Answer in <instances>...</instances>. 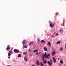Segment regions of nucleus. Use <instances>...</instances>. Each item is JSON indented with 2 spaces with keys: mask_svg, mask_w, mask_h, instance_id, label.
<instances>
[{
  "mask_svg": "<svg viewBox=\"0 0 66 66\" xmlns=\"http://www.w3.org/2000/svg\"><path fill=\"white\" fill-rule=\"evenodd\" d=\"M50 23V26L51 27V28H53L54 27V24H52V23H50V21H49Z\"/></svg>",
  "mask_w": 66,
  "mask_h": 66,
  "instance_id": "nucleus-1",
  "label": "nucleus"
},
{
  "mask_svg": "<svg viewBox=\"0 0 66 66\" xmlns=\"http://www.w3.org/2000/svg\"><path fill=\"white\" fill-rule=\"evenodd\" d=\"M42 57L43 58H45V59H47L48 58V55L45 56V55H42Z\"/></svg>",
  "mask_w": 66,
  "mask_h": 66,
  "instance_id": "nucleus-2",
  "label": "nucleus"
},
{
  "mask_svg": "<svg viewBox=\"0 0 66 66\" xmlns=\"http://www.w3.org/2000/svg\"><path fill=\"white\" fill-rule=\"evenodd\" d=\"M13 51L14 52H16V53L19 52V51L18 50L14 49V50Z\"/></svg>",
  "mask_w": 66,
  "mask_h": 66,
  "instance_id": "nucleus-3",
  "label": "nucleus"
},
{
  "mask_svg": "<svg viewBox=\"0 0 66 66\" xmlns=\"http://www.w3.org/2000/svg\"><path fill=\"white\" fill-rule=\"evenodd\" d=\"M53 60L54 63H56V59H55L54 57H53Z\"/></svg>",
  "mask_w": 66,
  "mask_h": 66,
  "instance_id": "nucleus-4",
  "label": "nucleus"
},
{
  "mask_svg": "<svg viewBox=\"0 0 66 66\" xmlns=\"http://www.w3.org/2000/svg\"><path fill=\"white\" fill-rule=\"evenodd\" d=\"M55 51H54L52 52V56H54V55H55Z\"/></svg>",
  "mask_w": 66,
  "mask_h": 66,
  "instance_id": "nucleus-5",
  "label": "nucleus"
},
{
  "mask_svg": "<svg viewBox=\"0 0 66 66\" xmlns=\"http://www.w3.org/2000/svg\"><path fill=\"white\" fill-rule=\"evenodd\" d=\"M38 51V50H35L33 51V52L35 53V52H37Z\"/></svg>",
  "mask_w": 66,
  "mask_h": 66,
  "instance_id": "nucleus-6",
  "label": "nucleus"
},
{
  "mask_svg": "<svg viewBox=\"0 0 66 66\" xmlns=\"http://www.w3.org/2000/svg\"><path fill=\"white\" fill-rule=\"evenodd\" d=\"M10 48V45H8L7 46V47L6 48V50H9V49H10V48Z\"/></svg>",
  "mask_w": 66,
  "mask_h": 66,
  "instance_id": "nucleus-7",
  "label": "nucleus"
},
{
  "mask_svg": "<svg viewBox=\"0 0 66 66\" xmlns=\"http://www.w3.org/2000/svg\"><path fill=\"white\" fill-rule=\"evenodd\" d=\"M36 63L37 65H39V60H37L36 62Z\"/></svg>",
  "mask_w": 66,
  "mask_h": 66,
  "instance_id": "nucleus-8",
  "label": "nucleus"
},
{
  "mask_svg": "<svg viewBox=\"0 0 66 66\" xmlns=\"http://www.w3.org/2000/svg\"><path fill=\"white\" fill-rule=\"evenodd\" d=\"M44 51H47V47H45L44 48Z\"/></svg>",
  "mask_w": 66,
  "mask_h": 66,
  "instance_id": "nucleus-9",
  "label": "nucleus"
},
{
  "mask_svg": "<svg viewBox=\"0 0 66 66\" xmlns=\"http://www.w3.org/2000/svg\"><path fill=\"white\" fill-rule=\"evenodd\" d=\"M47 63H48V64H49V66H51V64H52V63H50V61H48Z\"/></svg>",
  "mask_w": 66,
  "mask_h": 66,
  "instance_id": "nucleus-10",
  "label": "nucleus"
},
{
  "mask_svg": "<svg viewBox=\"0 0 66 66\" xmlns=\"http://www.w3.org/2000/svg\"><path fill=\"white\" fill-rule=\"evenodd\" d=\"M24 61H26V62H27L28 61V59L27 58H26V56H24Z\"/></svg>",
  "mask_w": 66,
  "mask_h": 66,
  "instance_id": "nucleus-11",
  "label": "nucleus"
},
{
  "mask_svg": "<svg viewBox=\"0 0 66 66\" xmlns=\"http://www.w3.org/2000/svg\"><path fill=\"white\" fill-rule=\"evenodd\" d=\"M47 45H49V46H51V43L50 42H48V43L47 44Z\"/></svg>",
  "mask_w": 66,
  "mask_h": 66,
  "instance_id": "nucleus-12",
  "label": "nucleus"
},
{
  "mask_svg": "<svg viewBox=\"0 0 66 66\" xmlns=\"http://www.w3.org/2000/svg\"><path fill=\"white\" fill-rule=\"evenodd\" d=\"M26 41V40H23V42H22L23 44L24 45V44H25V42Z\"/></svg>",
  "mask_w": 66,
  "mask_h": 66,
  "instance_id": "nucleus-13",
  "label": "nucleus"
},
{
  "mask_svg": "<svg viewBox=\"0 0 66 66\" xmlns=\"http://www.w3.org/2000/svg\"><path fill=\"white\" fill-rule=\"evenodd\" d=\"M63 49V47H61L60 48V51H62Z\"/></svg>",
  "mask_w": 66,
  "mask_h": 66,
  "instance_id": "nucleus-14",
  "label": "nucleus"
},
{
  "mask_svg": "<svg viewBox=\"0 0 66 66\" xmlns=\"http://www.w3.org/2000/svg\"><path fill=\"white\" fill-rule=\"evenodd\" d=\"M60 63L61 64H63L64 62H63V61L62 60H61L60 61Z\"/></svg>",
  "mask_w": 66,
  "mask_h": 66,
  "instance_id": "nucleus-15",
  "label": "nucleus"
},
{
  "mask_svg": "<svg viewBox=\"0 0 66 66\" xmlns=\"http://www.w3.org/2000/svg\"><path fill=\"white\" fill-rule=\"evenodd\" d=\"M60 43H61V42L58 41L56 42V44H60Z\"/></svg>",
  "mask_w": 66,
  "mask_h": 66,
  "instance_id": "nucleus-16",
  "label": "nucleus"
},
{
  "mask_svg": "<svg viewBox=\"0 0 66 66\" xmlns=\"http://www.w3.org/2000/svg\"><path fill=\"white\" fill-rule=\"evenodd\" d=\"M32 43H33V42H30L29 44V45H31V44H32Z\"/></svg>",
  "mask_w": 66,
  "mask_h": 66,
  "instance_id": "nucleus-17",
  "label": "nucleus"
},
{
  "mask_svg": "<svg viewBox=\"0 0 66 66\" xmlns=\"http://www.w3.org/2000/svg\"><path fill=\"white\" fill-rule=\"evenodd\" d=\"M23 47L24 48H27L28 47V46H24Z\"/></svg>",
  "mask_w": 66,
  "mask_h": 66,
  "instance_id": "nucleus-18",
  "label": "nucleus"
},
{
  "mask_svg": "<svg viewBox=\"0 0 66 66\" xmlns=\"http://www.w3.org/2000/svg\"><path fill=\"white\" fill-rule=\"evenodd\" d=\"M41 43H43H43H45V41L44 40H42L41 41Z\"/></svg>",
  "mask_w": 66,
  "mask_h": 66,
  "instance_id": "nucleus-19",
  "label": "nucleus"
},
{
  "mask_svg": "<svg viewBox=\"0 0 66 66\" xmlns=\"http://www.w3.org/2000/svg\"><path fill=\"white\" fill-rule=\"evenodd\" d=\"M11 54L10 53H8V56H11Z\"/></svg>",
  "mask_w": 66,
  "mask_h": 66,
  "instance_id": "nucleus-20",
  "label": "nucleus"
},
{
  "mask_svg": "<svg viewBox=\"0 0 66 66\" xmlns=\"http://www.w3.org/2000/svg\"><path fill=\"white\" fill-rule=\"evenodd\" d=\"M18 57H21V55H20V54H19Z\"/></svg>",
  "mask_w": 66,
  "mask_h": 66,
  "instance_id": "nucleus-21",
  "label": "nucleus"
},
{
  "mask_svg": "<svg viewBox=\"0 0 66 66\" xmlns=\"http://www.w3.org/2000/svg\"><path fill=\"white\" fill-rule=\"evenodd\" d=\"M40 64L41 66H44V65H43V63H42V62H41L40 63Z\"/></svg>",
  "mask_w": 66,
  "mask_h": 66,
  "instance_id": "nucleus-22",
  "label": "nucleus"
},
{
  "mask_svg": "<svg viewBox=\"0 0 66 66\" xmlns=\"http://www.w3.org/2000/svg\"><path fill=\"white\" fill-rule=\"evenodd\" d=\"M43 63H44V64H46V63H47V62L46 61H45L43 62Z\"/></svg>",
  "mask_w": 66,
  "mask_h": 66,
  "instance_id": "nucleus-23",
  "label": "nucleus"
},
{
  "mask_svg": "<svg viewBox=\"0 0 66 66\" xmlns=\"http://www.w3.org/2000/svg\"><path fill=\"white\" fill-rule=\"evenodd\" d=\"M9 53H10V54H11V53H12V51L11 50V51H10L9 52Z\"/></svg>",
  "mask_w": 66,
  "mask_h": 66,
  "instance_id": "nucleus-24",
  "label": "nucleus"
},
{
  "mask_svg": "<svg viewBox=\"0 0 66 66\" xmlns=\"http://www.w3.org/2000/svg\"><path fill=\"white\" fill-rule=\"evenodd\" d=\"M59 14V13H56V14H55V15H56H56H58Z\"/></svg>",
  "mask_w": 66,
  "mask_h": 66,
  "instance_id": "nucleus-25",
  "label": "nucleus"
},
{
  "mask_svg": "<svg viewBox=\"0 0 66 66\" xmlns=\"http://www.w3.org/2000/svg\"><path fill=\"white\" fill-rule=\"evenodd\" d=\"M44 54L46 56V55H47V53H46V52Z\"/></svg>",
  "mask_w": 66,
  "mask_h": 66,
  "instance_id": "nucleus-26",
  "label": "nucleus"
},
{
  "mask_svg": "<svg viewBox=\"0 0 66 66\" xmlns=\"http://www.w3.org/2000/svg\"><path fill=\"white\" fill-rule=\"evenodd\" d=\"M23 54H27V53L26 52H24L23 53Z\"/></svg>",
  "mask_w": 66,
  "mask_h": 66,
  "instance_id": "nucleus-27",
  "label": "nucleus"
},
{
  "mask_svg": "<svg viewBox=\"0 0 66 66\" xmlns=\"http://www.w3.org/2000/svg\"><path fill=\"white\" fill-rule=\"evenodd\" d=\"M28 51H29V52H31V50L30 49H29L28 50Z\"/></svg>",
  "mask_w": 66,
  "mask_h": 66,
  "instance_id": "nucleus-28",
  "label": "nucleus"
},
{
  "mask_svg": "<svg viewBox=\"0 0 66 66\" xmlns=\"http://www.w3.org/2000/svg\"><path fill=\"white\" fill-rule=\"evenodd\" d=\"M50 62H51V63H52L53 61L52 60H50Z\"/></svg>",
  "mask_w": 66,
  "mask_h": 66,
  "instance_id": "nucleus-29",
  "label": "nucleus"
},
{
  "mask_svg": "<svg viewBox=\"0 0 66 66\" xmlns=\"http://www.w3.org/2000/svg\"><path fill=\"white\" fill-rule=\"evenodd\" d=\"M47 55L48 56H50V54L49 53L47 54Z\"/></svg>",
  "mask_w": 66,
  "mask_h": 66,
  "instance_id": "nucleus-30",
  "label": "nucleus"
},
{
  "mask_svg": "<svg viewBox=\"0 0 66 66\" xmlns=\"http://www.w3.org/2000/svg\"><path fill=\"white\" fill-rule=\"evenodd\" d=\"M63 24H64V23H65V20H64V19L63 20Z\"/></svg>",
  "mask_w": 66,
  "mask_h": 66,
  "instance_id": "nucleus-31",
  "label": "nucleus"
},
{
  "mask_svg": "<svg viewBox=\"0 0 66 66\" xmlns=\"http://www.w3.org/2000/svg\"><path fill=\"white\" fill-rule=\"evenodd\" d=\"M38 52H37L36 53V55H38Z\"/></svg>",
  "mask_w": 66,
  "mask_h": 66,
  "instance_id": "nucleus-32",
  "label": "nucleus"
},
{
  "mask_svg": "<svg viewBox=\"0 0 66 66\" xmlns=\"http://www.w3.org/2000/svg\"><path fill=\"white\" fill-rule=\"evenodd\" d=\"M65 49H66V44H65Z\"/></svg>",
  "mask_w": 66,
  "mask_h": 66,
  "instance_id": "nucleus-33",
  "label": "nucleus"
},
{
  "mask_svg": "<svg viewBox=\"0 0 66 66\" xmlns=\"http://www.w3.org/2000/svg\"><path fill=\"white\" fill-rule=\"evenodd\" d=\"M44 58H43V59H42L43 61H44Z\"/></svg>",
  "mask_w": 66,
  "mask_h": 66,
  "instance_id": "nucleus-34",
  "label": "nucleus"
},
{
  "mask_svg": "<svg viewBox=\"0 0 66 66\" xmlns=\"http://www.w3.org/2000/svg\"><path fill=\"white\" fill-rule=\"evenodd\" d=\"M56 36H58V34H56Z\"/></svg>",
  "mask_w": 66,
  "mask_h": 66,
  "instance_id": "nucleus-35",
  "label": "nucleus"
},
{
  "mask_svg": "<svg viewBox=\"0 0 66 66\" xmlns=\"http://www.w3.org/2000/svg\"><path fill=\"white\" fill-rule=\"evenodd\" d=\"M38 42H40V40H39V39H38Z\"/></svg>",
  "mask_w": 66,
  "mask_h": 66,
  "instance_id": "nucleus-36",
  "label": "nucleus"
},
{
  "mask_svg": "<svg viewBox=\"0 0 66 66\" xmlns=\"http://www.w3.org/2000/svg\"><path fill=\"white\" fill-rule=\"evenodd\" d=\"M62 29H61V31L62 32H63V30H62Z\"/></svg>",
  "mask_w": 66,
  "mask_h": 66,
  "instance_id": "nucleus-37",
  "label": "nucleus"
},
{
  "mask_svg": "<svg viewBox=\"0 0 66 66\" xmlns=\"http://www.w3.org/2000/svg\"><path fill=\"white\" fill-rule=\"evenodd\" d=\"M8 59H10V56H9V57H8Z\"/></svg>",
  "mask_w": 66,
  "mask_h": 66,
  "instance_id": "nucleus-38",
  "label": "nucleus"
},
{
  "mask_svg": "<svg viewBox=\"0 0 66 66\" xmlns=\"http://www.w3.org/2000/svg\"><path fill=\"white\" fill-rule=\"evenodd\" d=\"M62 31V30H61V29L60 30H59V31L60 32V31Z\"/></svg>",
  "mask_w": 66,
  "mask_h": 66,
  "instance_id": "nucleus-39",
  "label": "nucleus"
},
{
  "mask_svg": "<svg viewBox=\"0 0 66 66\" xmlns=\"http://www.w3.org/2000/svg\"><path fill=\"white\" fill-rule=\"evenodd\" d=\"M52 37H53V35H52Z\"/></svg>",
  "mask_w": 66,
  "mask_h": 66,
  "instance_id": "nucleus-40",
  "label": "nucleus"
},
{
  "mask_svg": "<svg viewBox=\"0 0 66 66\" xmlns=\"http://www.w3.org/2000/svg\"><path fill=\"white\" fill-rule=\"evenodd\" d=\"M63 26H64V27H65V25H64V24H63Z\"/></svg>",
  "mask_w": 66,
  "mask_h": 66,
  "instance_id": "nucleus-41",
  "label": "nucleus"
},
{
  "mask_svg": "<svg viewBox=\"0 0 66 66\" xmlns=\"http://www.w3.org/2000/svg\"><path fill=\"white\" fill-rule=\"evenodd\" d=\"M32 66H35L34 65H32Z\"/></svg>",
  "mask_w": 66,
  "mask_h": 66,
  "instance_id": "nucleus-42",
  "label": "nucleus"
}]
</instances>
